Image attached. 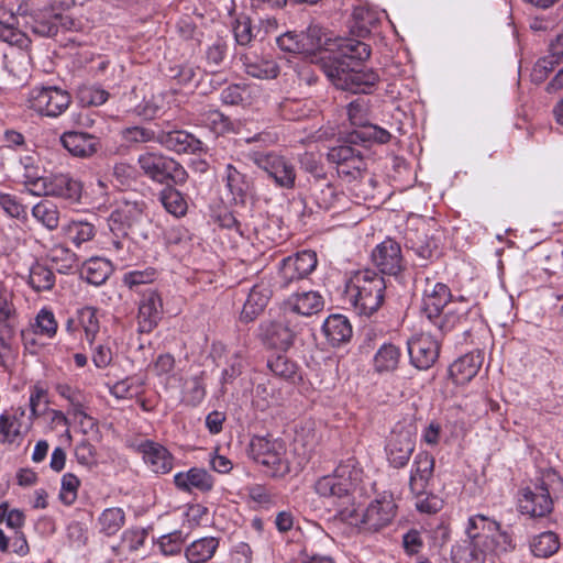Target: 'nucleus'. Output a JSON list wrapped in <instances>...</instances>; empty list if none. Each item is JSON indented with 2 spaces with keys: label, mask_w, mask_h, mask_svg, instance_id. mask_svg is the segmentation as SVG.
Instances as JSON below:
<instances>
[{
  "label": "nucleus",
  "mask_w": 563,
  "mask_h": 563,
  "mask_svg": "<svg viewBox=\"0 0 563 563\" xmlns=\"http://www.w3.org/2000/svg\"><path fill=\"white\" fill-rule=\"evenodd\" d=\"M369 56V45L354 38H345L338 44L336 54L323 60L321 67L327 78L338 89L368 95L379 82V76L374 69L362 67V63Z\"/></svg>",
  "instance_id": "obj_1"
},
{
  "label": "nucleus",
  "mask_w": 563,
  "mask_h": 563,
  "mask_svg": "<svg viewBox=\"0 0 563 563\" xmlns=\"http://www.w3.org/2000/svg\"><path fill=\"white\" fill-rule=\"evenodd\" d=\"M146 208L144 200L122 199L109 216L110 250L123 263L132 260L130 251L133 243L150 242L154 238V224Z\"/></svg>",
  "instance_id": "obj_2"
},
{
  "label": "nucleus",
  "mask_w": 563,
  "mask_h": 563,
  "mask_svg": "<svg viewBox=\"0 0 563 563\" xmlns=\"http://www.w3.org/2000/svg\"><path fill=\"white\" fill-rule=\"evenodd\" d=\"M386 283L372 269L354 273L345 285V297L361 316H372L384 302Z\"/></svg>",
  "instance_id": "obj_3"
},
{
  "label": "nucleus",
  "mask_w": 563,
  "mask_h": 563,
  "mask_svg": "<svg viewBox=\"0 0 563 563\" xmlns=\"http://www.w3.org/2000/svg\"><path fill=\"white\" fill-rule=\"evenodd\" d=\"M363 470L354 457L342 461L333 471L319 477L313 489L321 498L349 504L357 485L362 482Z\"/></svg>",
  "instance_id": "obj_4"
},
{
  "label": "nucleus",
  "mask_w": 563,
  "mask_h": 563,
  "mask_svg": "<svg viewBox=\"0 0 563 563\" xmlns=\"http://www.w3.org/2000/svg\"><path fill=\"white\" fill-rule=\"evenodd\" d=\"M16 12L24 19V26L40 37H53L59 31L71 30L75 24L70 16L51 5L29 12L26 5L21 4Z\"/></svg>",
  "instance_id": "obj_5"
},
{
  "label": "nucleus",
  "mask_w": 563,
  "mask_h": 563,
  "mask_svg": "<svg viewBox=\"0 0 563 563\" xmlns=\"http://www.w3.org/2000/svg\"><path fill=\"white\" fill-rule=\"evenodd\" d=\"M137 164L147 178L162 185H181L188 177L180 163L161 152L148 151L139 155Z\"/></svg>",
  "instance_id": "obj_6"
},
{
  "label": "nucleus",
  "mask_w": 563,
  "mask_h": 563,
  "mask_svg": "<svg viewBox=\"0 0 563 563\" xmlns=\"http://www.w3.org/2000/svg\"><path fill=\"white\" fill-rule=\"evenodd\" d=\"M286 445L280 439L254 437L250 443V455L258 464L265 466L266 473L273 477L289 473V462L286 459Z\"/></svg>",
  "instance_id": "obj_7"
},
{
  "label": "nucleus",
  "mask_w": 563,
  "mask_h": 563,
  "mask_svg": "<svg viewBox=\"0 0 563 563\" xmlns=\"http://www.w3.org/2000/svg\"><path fill=\"white\" fill-rule=\"evenodd\" d=\"M253 163L262 169L275 187L291 190L296 186V167L287 157L271 151L255 152L251 156Z\"/></svg>",
  "instance_id": "obj_8"
},
{
  "label": "nucleus",
  "mask_w": 563,
  "mask_h": 563,
  "mask_svg": "<svg viewBox=\"0 0 563 563\" xmlns=\"http://www.w3.org/2000/svg\"><path fill=\"white\" fill-rule=\"evenodd\" d=\"M26 103L40 115L57 118L69 108L71 96L56 86H36L29 91Z\"/></svg>",
  "instance_id": "obj_9"
},
{
  "label": "nucleus",
  "mask_w": 563,
  "mask_h": 563,
  "mask_svg": "<svg viewBox=\"0 0 563 563\" xmlns=\"http://www.w3.org/2000/svg\"><path fill=\"white\" fill-rule=\"evenodd\" d=\"M327 159L334 165L338 176L346 183L361 179L366 172L362 152L350 143L331 147L327 153Z\"/></svg>",
  "instance_id": "obj_10"
},
{
  "label": "nucleus",
  "mask_w": 563,
  "mask_h": 563,
  "mask_svg": "<svg viewBox=\"0 0 563 563\" xmlns=\"http://www.w3.org/2000/svg\"><path fill=\"white\" fill-rule=\"evenodd\" d=\"M468 321L478 322L479 309L468 300L454 298L446 308L430 323L441 335L451 332L457 325H465Z\"/></svg>",
  "instance_id": "obj_11"
},
{
  "label": "nucleus",
  "mask_w": 563,
  "mask_h": 563,
  "mask_svg": "<svg viewBox=\"0 0 563 563\" xmlns=\"http://www.w3.org/2000/svg\"><path fill=\"white\" fill-rule=\"evenodd\" d=\"M416 449V434L410 427L397 426L390 432L385 445L389 466L404 468Z\"/></svg>",
  "instance_id": "obj_12"
},
{
  "label": "nucleus",
  "mask_w": 563,
  "mask_h": 563,
  "mask_svg": "<svg viewBox=\"0 0 563 563\" xmlns=\"http://www.w3.org/2000/svg\"><path fill=\"white\" fill-rule=\"evenodd\" d=\"M317 263V254L311 250H305L284 258L279 264L278 272L280 286L286 288L290 284L306 278L314 271Z\"/></svg>",
  "instance_id": "obj_13"
},
{
  "label": "nucleus",
  "mask_w": 563,
  "mask_h": 563,
  "mask_svg": "<svg viewBox=\"0 0 563 563\" xmlns=\"http://www.w3.org/2000/svg\"><path fill=\"white\" fill-rule=\"evenodd\" d=\"M397 506L393 495H383L365 509L360 528L367 532H378L389 526L396 516Z\"/></svg>",
  "instance_id": "obj_14"
},
{
  "label": "nucleus",
  "mask_w": 563,
  "mask_h": 563,
  "mask_svg": "<svg viewBox=\"0 0 563 563\" xmlns=\"http://www.w3.org/2000/svg\"><path fill=\"white\" fill-rule=\"evenodd\" d=\"M371 260L384 275L397 276L406 267L400 244L390 238H386L373 249Z\"/></svg>",
  "instance_id": "obj_15"
},
{
  "label": "nucleus",
  "mask_w": 563,
  "mask_h": 563,
  "mask_svg": "<svg viewBox=\"0 0 563 563\" xmlns=\"http://www.w3.org/2000/svg\"><path fill=\"white\" fill-rule=\"evenodd\" d=\"M406 247L418 257L419 265L424 267L440 254L439 239L429 234L426 225L408 228L405 233Z\"/></svg>",
  "instance_id": "obj_16"
},
{
  "label": "nucleus",
  "mask_w": 563,
  "mask_h": 563,
  "mask_svg": "<svg viewBox=\"0 0 563 563\" xmlns=\"http://www.w3.org/2000/svg\"><path fill=\"white\" fill-rule=\"evenodd\" d=\"M454 299L448 285L440 282L424 279L420 312L431 323L446 306Z\"/></svg>",
  "instance_id": "obj_17"
},
{
  "label": "nucleus",
  "mask_w": 563,
  "mask_h": 563,
  "mask_svg": "<svg viewBox=\"0 0 563 563\" xmlns=\"http://www.w3.org/2000/svg\"><path fill=\"white\" fill-rule=\"evenodd\" d=\"M408 353L412 366L427 371L439 357L440 341L429 333L418 334L408 341Z\"/></svg>",
  "instance_id": "obj_18"
},
{
  "label": "nucleus",
  "mask_w": 563,
  "mask_h": 563,
  "mask_svg": "<svg viewBox=\"0 0 563 563\" xmlns=\"http://www.w3.org/2000/svg\"><path fill=\"white\" fill-rule=\"evenodd\" d=\"M435 460L428 451L416 454L410 468L409 489L417 497L428 494L433 482Z\"/></svg>",
  "instance_id": "obj_19"
},
{
  "label": "nucleus",
  "mask_w": 563,
  "mask_h": 563,
  "mask_svg": "<svg viewBox=\"0 0 563 563\" xmlns=\"http://www.w3.org/2000/svg\"><path fill=\"white\" fill-rule=\"evenodd\" d=\"M518 507L521 514L531 518L545 517L553 510V500L549 489L543 485L533 489L528 487L522 489Z\"/></svg>",
  "instance_id": "obj_20"
},
{
  "label": "nucleus",
  "mask_w": 563,
  "mask_h": 563,
  "mask_svg": "<svg viewBox=\"0 0 563 563\" xmlns=\"http://www.w3.org/2000/svg\"><path fill=\"white\" fill-rule=\"evenodd\" d=\"M169 126V124H167ZM158 144L177 154H196L202 151V142L185 130L159 128Z\"/></svg>",
  "instance_id": "obj_21"
},
{
  "label": "nucleus",
  "mask_w": 563,
  "mask_h": 563,
  "mask_svg": "<svg viewBox=\"0 0 563 563\" xmlns=\"http://www.w3.org/2000/svg\"><path fill=\"white\" fill-rule=\"evenodd\" d=\"M260 336L267 346L286 351L294 344L296 331L290 327V321L285 318L262 322Z\"/></svg>",
  "instance_id": "obj_22"
},
{
  "label": "nucleus",
  "mask_w": 563,
  "mask_h": 563,
  "mask_svg": "<svg viewBox=\"0 0 563 563\" xmlns=\"http://www.w3.org/2000/svg\"><path fill=\"white\" fill-rule=\"evenodd\" d=\"M163 312V301L153 288H147L139 303L137 324L141 333L152 332L158 324Z\"/></svg>",
  "instance_id": "obj_23"
},
{
  "label": "nucleus",
  "mask_w": 563,
  "mask_h": 563,
  "mask_svg": "<svg viewBox=\"0 0 563 563\" xmlns=\"http://www.w3.org/2000/svg\"><path fill=\"white\" fill-rule=\"evenodd\" d=\"M145 464L156 474H167L174 467L173 454L161 443L145 440L137 446Z\"/></svg>",
  "instance_id": "obj_24"
},
{
  "label": "nucleus",
  "mask_w": 563,
  "mask_h": 563,
  "mask_svg": "<svg viewBox=\"0 0 563 563\" xmlns=\"http://www.w3.org/2000/svg\"><path fill=\"white\" fill-rule=\"evenodd\" d=\"M222 181L228 190L231 201L234 205H245L251 190V180L247 175L231 163L225 164Z\"/></svg>",
  "instance_id": "obj_25"
},
{
  "label": "nucleus",
  "mask_w": 563,
  "mask_h": 563,
  "mask_svg": "<svg viewBox=\"0 0 563 563\" xmlns=\"http://www.w3.org/2000/svg\"><path fill=\"white\" fill-rule=\"evenodd\" d=\"M174 484L180 492L192 493V490H198L206 494L213 489L214 477L205 468L191 467L187 472L175 474Z\"/></svg>",
  "instance_id": "obj_26"
},
{
  "label": "nucleus",
  "mask_w": 563,
  "mask_h": 563,
  "mask_svg": "<svg viewBox=\"0 0 563 563\" xmlns=\"http://www.w3.org/2000/svg\"><path fill=\"white\" fill-rule=\"evenodd\" d=\"M272 297V289L265 282L255 284L243 305L240 320L244 323L253 322L265 310Z\"/></svg>",
  "instance_id": "obj_27"
},
{
  "label": "nucleus",
  "mask_w": 563,
  "mask_h": 563,
  "mask_svg": "<svg viewBox=\"0 0 563 563\" xmlns=\"http://www.w3.org/2000/svg\"><path fill=\"white\" fill-rule=\"evenodd\" d=\"M60 143L69 154L81 158L92 156L100 145L97 136L78 131L64 132L60 136Z\"/></svg>",
  "instance_id": "obj_28"
},
{
  "label": "nucleus",
  "mask_w": 563,
  "mask_h": 563,
  "mask_svg": "<svg viewBox=\"0 0 563 563\" xmlns=\"http://www.w3.org/2000/svg\"><path fill=\"white\" fill-rule=\"evenodd\" d=\"M483 360L482 352L475 351L454 361L449 367V374L454 384L465 385L470 383L481 369Z\"/></svg>",
  "instance_id": "obj_29"
},
{
  "label": "nucleus",
  "mask_w": 563,
  "mask_h": 563,
  "mask_svg": "<svg viewBox=\"0 0 563 563\" xmlns=\"http://www.w3.org/2000/svg\"><path fill=\"white\" fill-rule=\"evenodd\" d=\"M49 194L62 198L69 203L79 202L82 195V185L68 174H58L49 178Z\"/></svg>",
  "instance_id": "obj_30"
},
{
  "label": "nucleus",
  "mask_w": 563,
  "mask_h": 563,
  "mask_svg": "<svg viewBox=\"0 0 563 563\" xmlns=\"http://www.w3.org/2000/svg\"><path fill=\"white\" fill-rule=\"evenodd\" d=\"M244 70L247 75L258 79H274L279 74V67L273 59L261 57L253 52L241 56Z\"/></svg>",
  "instance_id": "obj_31"
},
{
  "label": "nucleus",
  "mask_w": 563,
  "mask_h": 563,
  "mask_svg": "<svg viewBox=\"0 0 563 563\" xmlns=\"http://www.w3.org/2000/svg\"><path fill=\"white\" fill-rule=\"evenodd\" d=\"M499 522L484 516V515H475L468 519L466 527L467 538L476 541L485 548L490 549L492 540L494 538V532L497 531Z\"/></svg>",
  "instance_id": "obj_32"
},
{
  "label": "nucleus",
  "mask_w": 563,
  "mask_h": 563,
  "mask_svg": "<svg viewBox=\"0 0 563 563\" xmlns=\"http://www.w3.org/2000/svg\"><path fill=\"white\" fill-rule=\"evenodd\" d=\"M490 549H485L481 542L470 538L454 544L451 550L453 563H485Z\"/></svg>",
  "instance_id": "obj_33"
},
{
  "label": "nucleus",
  "mask_w": 563,
  "mask_h": 563,
  "mask_svg": "<svg viewBox=\"0 0 563 563\" xmlns=\"http://www.w3.org/2000/svg\"><path fill=\"white\" fill-rule=\"evenodd\" d=\"M322 332L332 346H340L352 338V325L342 314L329 316L322 325Z\"/></svg>",
  "instance_id": "obj_34"
},
{
  "label": "nucleus",
  "mask_w": 563,
  "mask_h": 563,
  "mask_svg": "<svg viewBox=\"0 0 563 563\" xmlns=\"http://www.w3.org/2000/svg\"><path fill=\"white\" fill-rule=\"evenodd\" d=\"M401 360V350L393 343H384L374 354L373 369L379 375L394 373Z\"/></svg>",
  "instance_id": "obj_35"
},
{
  "label": "nucleus",
  "mask_w": 563,
  "mask_h": 563,
  "mask_svg": "<svg viewBox=\"0 0 563 563\" xmlns=\"http://www.w3.org/2000/svg\"><path fill=\"white\" fill-rule=\"evenodd\" d=\"M19 354L15 343V328L13 324L0 327V368L10 372Z\"/></svg>",
  "instance_id": "obj_36"
},
{
  "label": "nucleus",
  "mask_w": 563,
  "mask_h": 563,
  "mask_svg": "<svg viewBox=\"0 0 563 563\" xmlns=\"http://www.w3.org/2000/svg\"><path fill=\"white\" fill-rule=\"evenodd\" d=\"M56 283L54 271L45 263L35 261L29 269L27 285L35 291L52 290Z\"/></svg>",
  "instance_id": "obj_37"
},
{
  "label": "nucleus",
  "mask_w": 563,
  "mask_h": 563,
  "mask_svg": "<svg viewBox=\"0 0 563 563\" xmlns=\"http://www.w3.org/2000/svg\"><path fill=\"white\" fill-rule=\"evenodd\" d=\"M220 540L216 537H203L192 541L185 550L189 563H206L218 550Z\"/></svg>",
  "instance_id": "obj_38"
},
{
  "label": "nucleus",
  "mask_w": 563,
  "mask_h": 563,
  "mask_svg": "<svg viewBox=\"0 0 563 563\" xmlns=\"http://www.w3.org/2000/svg\"><path fill=\"white\" fill-rule=\"evenodd\" d=\"M390 139L391 134L387 130L368 122L363 129L351 131L346 135V143L362 145L368 143L386 144Z\"/></svg>",
  "instance_id": "obj_39"
},
{
  "label": "nucleus",
  "mask_w": 563,
  "mask_h": 563,
  "mask_svg": "<svg viewBox=\"0 0 563 563\" xmlns=\"http://www.w3.org/2000/svg\"><path fill=\"white\" fill-rule=\"evenodd\" d=\"M111 272L112 266L108 260L102 257H91L84 263L80 276L87 280V283L93 286H100L107 282Z\"/></svg>",
  "instance_id": "obj_40"
},
{
  "label": "nucleus",
  "mask_w": 563,
  "mask_h": 563,
  "mask_svg": "<svg viewBox=\"0 0 563 563\" xmlns=\"http://www.w3.org/2000/svg\"><path fill=\"white\" fill-rule=\"evenodd\" d=\"M75 313L79 329L84 331L86 341L92 347L100 331L99 310L92 306H85L78 308Z\"/></svg>",
  "instance_id": "obj_41"
},
{
  "label": "nucleus",
  "mask_w": 563,
  "mask_h": 563,
  "mask_svg": "<svg viewBox=\"0 0 563 563\" xmlns=\"http://www.w3.org/2000/svg\"><path fill=\"white\" fill-rule=\"evenodd\" d=\"M174 184H168L158 194V200L164 209L176 218L184 217L188 210V202L183 192Z\"/></svg>",
  "instance_id": "obj_42"
},
{
  "label": "nucleus",
  "mask_w": 563,
  "mask_h": 563,
  "mask_svg": "<svg viewBox=\"0 0 563 563\" xmlns=\"http://www.w3.org/2000/svg\"><path fill=\"white\" fill-rule=\"evenodd\" d=\"M63 231L66 238L77 247L91 241L97 233L96 227L92 222L81 219L70 220L66 225H64Z\"/></svg>",
  "instance_id": "obj_43"
},
{
  "label": "nucleus",
  "mask_w": 563,
  "mask_h": 563,
  "mask_svg": "<svg viewBox=\"0 0 563 563\" xmlns=\"http://www.w3.org/2000/svg\"><path fill=\"white\" fill-rule=\"evenodd\" d=\"M198 121L217 135H223L233 131V123L231 119L218 109H213L211 107L203 108L200 111Z\"/></svg>",
  "instance_id": "obj_44"
},
{
  "label": "nucleus",
  "mask_w": 563,
  "mask_h": 563,
  "mask_svg": "<svg viewBox=\"0 0 563 563\" xmlns=\"http://www.w3.org/2000/svg\"><path fill=\"white\" fill-rule=\"evenodd\" d=\"M255 88L246 84H232L222 89L220 99L229 106H249L253 102Z\"/></svg>",
  "instance_id": "obj_45"
},
{
  "label": "nucleus",
  "mask_w": 563,
  "mask_h": 563,
  "mask_svg": "<svg viewBox=\"0 0 563 563\" xmlns=\"http://www.w3.org/2000/svg\"><path fill=\"white\" fill-rule=\"evenodd\" d=\"M290 306L292 312L311 316L323 308V300L317 291H303L291 297Z\"/></svg>",
  "instance_id": "obj_46"
},
{
  "label": "nucleus",
  "mask_w": 563,
  "mask_h": 563,
  "mask_svg": "<svg viewBox=\"0 0 563 563\" xmlns=\"http://www.w3.org/2000/svg\"><path fill=\"white\" fill-rule=\"evenodd\" d=\"M125 523V514L122 508L112 507L104 509L98 518L99 532L112 537L119 532Z\"/></svg>",
  "instance_id": "obj_47"
},
{
  "label": "nucleus",
  "mask_w": 563,
  "mask_h": 563,
  "mask_svg": "<svg viewBox=\"0 0 563 563\" xmlns=\"http://www.w3.org/2000/svg\"><path fill=\"white\" fill-rule=\"evenodd\" d=\"M560 549V539L553 531H544L530 541V550L534 556L549 558Z\"/></svg>",
  "instance_id": "obj_48"
},
{
  "label": "nucleus",
  "mask_w": 563,
  "mask_h": 563,
  "mask_svg": "<svg viewBox=\"0 0 563 563\" xmlns=\"http://www.w3.org/2000/svg\"><path fill=\"white\" fill-rule=\"evenodd\" d=\"M267 367L276 377L282 379L295 383L296 379L300 378L297 364L285 354H277L268 358Z\"/></svg>",
  "instance_id": "obj_49"
},
{
  "label": "nucleus",
  "mask_w": 563,
  "mask_h": 563,
  "mask_svg": "<svg viewBox=\"0 0 563 563\" xmlns=\"http://www.w3.org/2000/svg\"><path fill=\"white\" fill-rule=\"evenodd\" d=\"M48 258L55 265L56 271L60 274H69L78 265L77 255L62 244L55 245L49 251Z\"/></svg>",
  "instance_id": "obj_50"
},
{
  "label": "nucleus",
  "mask_w": 563,
  "mask_h": 563,
  "mask_svg": "<svg viewBox=\"0 0 563 563\" xmlns=\"http://www.w3.org/2000/svg\"><path fill=\"white\" fill-rule=\"evenodd\" d=\"M32 216L49 231L59 224V210L49 200H42L32 208Z\"/></svg>",
  "instance_id": "obj_51"
},
{
  "label": "nucleus",
  "mask_w": 563,
  "mask_h": 563,
  "mask_svg": "<svg viewBox=\"0 0 563 563\" xmlns=\"http://www.w3.org/2000/svg\"><path fill=\"white\" fill-rule=\"evenodd\" d=\"M10 20H14L12 12L7 21H0V41L21 49H27L31 45V40L24 32L15 29Z\"/></svg>",
  "instance_id": "obj_52"
},
{
  "label": "nucleus",
  "mask_w": 563,
  "mask_h": 563,
  "mask_svg": "<svg viewBox=\"0 0 563 563\" xmlns=\"http://www.w3.org/2000/svg\"><path fill=\"white\" fill-rule=\"evenodd\" d=\"M312 197L318 207L322 210L336 208L343 199V194L339 192L331 184L316 185Z\"/></svg>",
  "instance_id": "obj_53"
},
{
  "label": "nucleus",
  "mask_w": 563,
  "mask_h": 563,
  "mask_svg": "<svg viewBox=\"0 0 563 563\" xmlns=\"http://www.w3.org/2000/svg\"><path fill=\"white\" fill-rule=\"evenodd\" d=\"M55 390L69 402L74 416L88 418L85 411L86 398L81 390L68 384H57Z\"/></svg>",
  "instance_id": "obj_54"
},
{
  "label": "nucleus",
  "mask_w": 563,
  "mask_h": 563,
  "mask_svg": "<svg viewBox=\"0 0 563 563\" xmlns=\"http://www.w3.org/2000/svg\"><path fill=\"white\" fill-rule=\"evenodd\" d=\"M156 129L134 125L130 128H125L121 132V136L123 141L128 144H136V143H150L156 142L158 143V134L161 124L155 125Z\"/></svg>",
  "instance_id": "obj_55"
},
{
  "label": "nucleus",
  "mask_w": 563,
  "mask_h": 563,
  "mask_svg": "<svg viewBox=\"0 0 563 563\" xmlns=\"http://www.w3.org/2000/svg\"><path fill=\"white\" fill-rule=\"evenodd\" d=\"M301 43L305 45L302 54L311 55L320 51L327 43L322 29L318 25H309L305 32L299 33Z\"/></svg>",
  "instance_id": "obj_56"
},
{
  "label": "nucleus",
  "mask_w": 563,
  "mask_h": 563,
  "mask_svg": "<svg viewBox=\"0 0 563 563\" xmlns=\"http://www.w3.org/2000/svg\"><path fill=\"white\" fill-rule=\"evenodd\" d=\"M157 277V271L153 267H147L143 271L126 272L122 277V283L130 290L139 291L143 285L153 283Z\"/></svg>",
  "instance_id": "obj_57"
},
{
  "label": "nucleus",
  "mask_w": 563,
  "mask_h": 563,
  "mask_svg": "<svg viewBox=\"0 0 563 563\" xmlns=\"http://www.w3.org/2000/svg\"><path fill=\"white\" fill-rule=\"evenodd\" d=\"M206 394V385L202 376H194L187 380L184 400L187 405L196 407L202 402Z\"/></svg>",
  "instance_id": "obj_58"
},
{
  "label": "nucleus",
  "mask_w": 563,
  "mask_h": 563,
  "mask_svg": "<svg viewBox=\"0 0 563 563\" xmlns=\"http://www.w3.org/2000/svg\"><path fill=\"white\" fill-rule=\"evenodd\" d=\"M20 428L16 415H0V442L13 443L21 435Z\"/></svg>",
  "instance_id": "obj_59"
},
{
  "label": "nucleus",
  "mask_w": 563,
  "mask_h": 563,
  "mask_svg": "<svg viewBox=\"0 0 563 563\" xmlns=\"http://www.w3.org/2000/svg\"><path fill=\"white\" fill-rule=\"evenodd\" d=\"M368 103L363 98L351 101L347 104V117L352 125L363 129L368 123Z\"/></svg>",
  "instance_id": "obj_60"
},
{
  "label": "nucleus",
  "mask_w": 563,
  "mask_h": 563,
  "mask_svg": "<svg viewBox=\"0 0 563 563\" xmlns=\"http://www.w3.org/2000/svg\"><path fill=\"white\" fill-rule=\"evenodd\" d=\"M79 478L73 473H66L62 477L59 500L65 506H71L77 499Z\"/></svg>",
  "instance_id": "obj_61"
},
{
  "label": "nucleus",
  "mask_w": 563,
  "mask_h": 563,
  "mask_svg": "<svg viewBox=\"0 0 563 563\" xmlns=\"http://www.w3.org/2000/svg\"><path fill=\"white\" fill-rule=\"evenodd\" d=\"M35 333L45 335L47 338H53L58 328V323L55 319V316L52 310L43 308L38 311L35 318Z\"/></svg>",
  "instance_id": "obj_62"
},
{
  "label": "nucleus",
  "mask_w": 563,
  "mask_h": 563,
  "mask_svg": "<svg viewBox=\"0 0 563 563\" xmlns=\"http://www.w3.org/2000/svg\"><path fill=\"white\" fill-rule=\"evenodd\" d=\"M186 538L180 530L164 534L158 539L159 550L165 555H176L181 552Z\"/></svg>",
  "instance_id": "obj_63"
},
{
  "label": "nucleus",
  "mask_w": 563,
  "mask_h": 563,
  "mask_svg": "<svg viewBox=\"0 0 563 563\" xmlns=\"http://www.w3.org/2000/svg\"><path fill=\"white\" fill-rule=\"evenodd\" d=\"M147 531L142 528L126 529L121 537L120 547L130 552L140 550L146 540Z\"/></svg>",
  "instance_id": "obj_64"
}]
</instances>
